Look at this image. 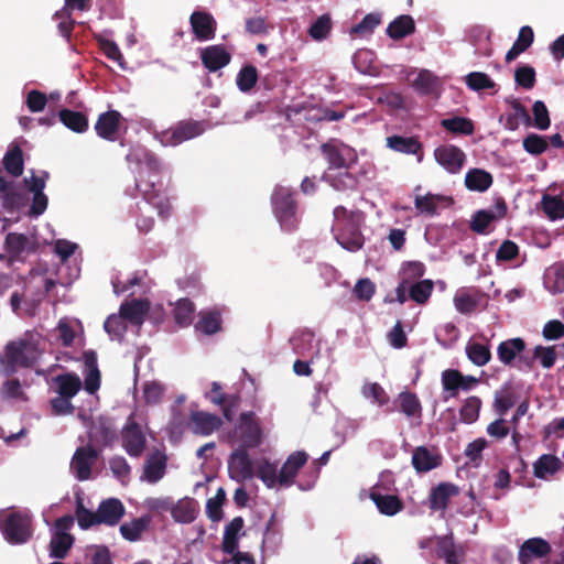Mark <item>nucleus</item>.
Masks as SVG:
<instances>
[{
  "mask_svg": "<svg viewBox=\"0 0 564 564\" xmlns=\"http://www.w3.org/2000/svg\"><path fill=\"white\" fill-rule=\"evenodd\" d=\"M142 170L144 171V174H153V176L158 178V176L163 172V164L155 153L147 150L140 159L139 171Z\"/></svg>",
  "mask_w": 564,
  "mask_h": 564,
  "instance_id": "0e129e2a",
  "label": "nucleus"
},
{
  "mask_svg": "<svg viewBox=\"0 0 564 564\" xmlns=\"http://www.w3.org/2000/svg\"><path fill=\"white\" fill-rule=\"evenodd\" d=\"M4 249L10 262L21 261L24 252H33L34 247L24 234L10 232L4 240Z\"/></svg>",
  "mask_w": 564,
  "mask_h": 564,
  "instance_id": "b1692460",
  "label": "nucleus"
},
{
  "mask_svg": "<svg viewBox=\"0 0 564 564\" xmlns=\"http://www.w3.org/2000/svg\"><path fill=\"white\" fill-rule=\"evenodd\" d=\"M200 61L203 66L210 73H215L231 61L230 53L221 44L209 45L200 50Z\"/></svg>",
  "mask_w": 564,
  "mask_h": 564,
  "instance_id": "6ab92c4d",
  "label": "nucleus"
},
{
  "mask_svg": "<svg viewBox=\"0 0 564 564\" xmlns=\"http://www.w3.org/2000/svg\"><path fill=\"white\" fill-rule=\"evenodd\" d=\"M552 549L550 543L542 538H531L523 542L518 553L520 564H534L535 560L549 556Z\"/></svg>",
  "mask_w": 564,
  "mask_h": 564,
  "instance_id": "f3484780",
  "label": "nucleus"
},
{
  "mask_svg": "<svg viewBox=\"0 0 564 564\" xmlns=\"http://www.w3.org/2000/svg\"><path fill=\"white\" fill-rule=\"evenodd\" d=\"M243 525L245 521L242 517H236L225 527L221 541V550L224 553L231 554L236 552L239 546V538L245 534L241 533Z\"/></svg>",
  "mask_w": 564,
  "mask_h": 564,
  "instance_id": "bb28decb",
  "label": "nucleus"
},
{
  "mask_svg": "<svg viewBox=\"0 0 564 564\" xmlns=\"http://www.w3.org/2000/svg\"><path fill=\"white\" fill-rule=\"evenodd\" d=\"M426 272L425 264L421 261H408L404 262L399 272V281L411 284L423 280V275Z\"/></svg>",
  "mask_w": 564,
  "mask_h": 564,
  "instance_id": "603ef678",
  "label": "nucleus"
},
{
  "mask_svg": "<svg viewBox=\"0 0 564 564\" xmlns=\"http://www.w3.org/2000/svg\"><path fill=\"white\" fill-rule=\"evenodd\" d=\"M257 82L258 70L256 66L251 64L243 66L239 70L236 79L238 88L243 93L250 91L256 86Z\"/></svg>",
  "mask_w": 564,
  "mask_h": 564,
  "instance_id": "052dcab7",
  "label": "nucleus"
},
{
  "mask_svg": "<svg viewBox=\"0 0 564 564\" xmlns=\"http://www.w3.org/2000/svg\"><path fill=\"white\" fill-rule=\"evenodd\" d=\"M328 184L338 192L356 191L358 187V177L348 170L337 174H329L325 177Z\"/></svg>",
  "mask_w": 564,
  "mask_h": 564,
  "instance_id": "8fccbe9b",
  "label": "nucleus"
},
{
  "mask_svg": "<svg viewBox=\"0 0 564 564\" xmlns=\"http://www.w3.org/2000/svg\"><path fill=\"white\" fill-rule=\"evenodd\" d=\"M221 425L223 420L216 414L205 411H192L189 414L188 427L196 435H212Z\"/></svg>",
  "mask_w": 564,
  "mask_h": 564,
  "instance_id": "dca6fc26",
  "label": "nucleus"
},
{
  "mask_svg": "<svg viewBox=\"0 0 564 564\" xmlns=\"http://www.w3.org/2000/svg\"><path fill=\"white\" fill-rule=\"evenodd\" d=\"M510 106L514 110L513 113H510L506 119V128L508 130L514 131L520 126V119H522L524 122H530V116L528 113V110L522 106V104L518 99H512L510 101Z\"/></svg>",
  "mask_w": 564,
  "mask_h": 564,
  "instance_id": "e2e57ef3",
  "label": "nucleus"
},
{
  "mask_svg": "<svg viewBox=\"0 0 564 564\" xmlns=\"http://www.w3.org/2000/svg\"><path fill=\"white\" fill-rule=\"evenodd\" d=\"M3 169L12 176L19 177L23 173V151L18 145H11L2 159Z\"/></svg>",
  "mask_w": 564,
  "mask_h": 564,
  "instance_id": "58836bf2",
  "label": "nucleus"
},
{
  "mask_svg": "<svg viewBox=\"0 0 564 564\" xmlns=\"http://www.w3.org/2000/svg\"><path fill=\"white\" fill-rule=\"evenodd\" d=\"M0 530L8 543L24 544L33 535L32 517L23 511H12L6 516Z\"/></svg>",
  "mask_w": 564,
  "mask_h": 564,
  "instance_id": "39448f33",
  "label": "nucleus"
},
{
  "mask_svg": "<svg viewBox=\"0 0 564 564\" xmlns=\"http://www.w3.org/2000/svg\"><path fill=\"white\" fill-rule=\"evenodd\" d=\"M254 476H257L270 489L274 488L276 485L280 486L278 465L275 463H271L267 458L257 463Z\"/></svg>",
  "mask_w": 564,
  "mask_h": 564,
  "instance_id": "c03bdc74",
  "label": "nucleus"
},
{
  "mask_svg": "<svg viewBox=\"0 0 564 564\" xmlns=\"http://www.w3.org/2000/svg\"><path fill=\"white\" fill-rule=\"evenodd\" d=\"M466 355L468 359L478 367L487 365L491 359V351L487 345L468 341L466 345Z\"/></svg>",
  "mask_w": 564,
  "mask_h": 564,
  "instance_id": "5fc2aeb1",
  "label": "nucleus"
},
{
  "mask_svg": "<svg viewBox=\"0 0 564 564\" xmlns=\"http://www.w3.org/2000/svg\"><path fill=\"white\" fill-rule=\"evenodd\" d=\"M335 239L346 250L356 252L364 247L365 238L360 230L362 215L359 212H349L344 206L334 209Z\"/></svg>",
  "mask_w": 564,
  "mask_h": 564,
  "instance_id": "f257e3e1",
  "label": "nucleus"
},
{
  "mask_svg": "<svg viewBox=\"0 0 564 564\" xmlns=\"http://www.w3.org/2000/svg\"><path fill=\"white\" fill-rule=\"evenodd\" d=\"M205 398L213 404L220 406L224 417L232 421L236 410L240 405V395L237 393H225L219 382H212L210 390L205 393Z\"/></svg>",
  "mask_w": 564,
  "mask_h": 564,
  "instance_id": "ddd939ff",
  "label": "nucleus"
},
{
  "mask_svg": "<svg viewBox=\"0 0 564 564\" xmlns=\"http://www.w3.org/2000/svg\"><path fill=\"white\" fill-rule=\"evenodd\" d=\"M166 466V455L156 449L145 459L142 478L151 484H155L165 475Z\"/></svg>",
  "mask_w": 564,
  "mask_h": 564,
  "instance_id": "393cba45",
  "label": "nucleus"
},
{
  "mask_svg": "<svg viewBox=\"0 0 564 564\" xmlns=\"http://www.w3.org/2000/svg\"><path fill=\"white\" fill-rule=\"evenodd\" d=\"M468 88L475 91L491 89L496 87V83L486 74L481 72H471L465 78Z\"/></svg>",
  "mask_w": 564,
  "mask_h": 564,
  "instance_id": "338daca9",
  "label": "nucleus"
},
{
  "mask_svg": "<svg viewBox=\"0 0 564 564\" xmlns=\"http://www.w3.org/2000/svg\"><path fill=\"white\" fill-rule=\"evenodd\" d=\"M481 404L480 398L476 395L468 397L459 410L460 420L467 424L476 422L479 417Z\"/></svg>",
  "mask_w": 564,
  "mask_h": 564,
  "instance_id": "13d9d810",
  "label": "nucleus"
},
{
  "mask_svg": "<svg viewBox=\"0 0 564 564\" xmlns=\"http://www.w3.org/2000/svg\"><path fill=\"white\" fill-rule=\"evenodd\" d=\"M523 149L532 155H541L547 150V140L540 134L529 133L522 141Z\"/></svg>",
  "mask_w": 564,
  "mask_h": 564,
  "instance_id": "69168bd1",
  "label": "nucleus"
},
{
  "mask_svg": "<svg viewBox=\"0 0 564 564\" xmlns=\"http://www.w3.org/2000/svg\"><path fill=\"white\" fill-rule=\"evenodd\" d=\"M236 432L239 435L240 447L256 448L262 442V429L252 411L240 413Z\"/></svg>",
  "mask_w": 564,
  "mask_h": 564,
  "instance_id": "1a4fd4ad",
  "label": "nucleus"
},
{
  "mask_svg": "<svg viewBox=\"0 0 564 564\" xmlns=\"http://www.w3.org/2000/svg\"><path fill=\"white\" fill-rule=\"evenodd\" d=\"M174 318L175 322L184 327L188 326L193 322L195 306L192 301L188 299H181L176 302V305L174 307Z\"/></svg>",
  "mask_w": 564,
  "mask_h": 564,
  "instance_id": "6e6d98bb",
  "label": "nucleus"
},
{
  "mask_svg": "<svg viewBox=\"0 0 564 564\" xmlns=\"http://www.w3.org/2000/svg\"><path fill=\"white\" fill-rule=\"evenodd\" d=\"M412 87L421 96L438 97L442 83L431 70L421 69L413 80Z\"/></svg>",
  "mask_w": 564,
  "mask_h": 564,
  "instance_id": "a878e982",
  "label": "nucleus"
},
{
  "mask_svg": "<svg viewBox=\"0 0 564 564\" xmlns=\"http://www.w3.org/2000/svg\"><path fill=\"white\" fill-rule=\"evenodd\" d=\"M294 196L295 193L285 186H276L271 195L273 213L285 231H293L299 224L297 203Z\"/></svg>",
  "mask_w": 564,
  "mask_h": 564,
  "instance_id": "f03ea898",
  "label": "nucleus"
},
{
  "mask_svg": "<svg viewBox=\"0 0 564 564\" xmlns=\"http://www.w3.org/2000/svg\"><path fill=\"white\" fill-rule=\"evenodd\" d=\"M57 393L66 398H74L82 389L80 378L74 372L58 375L54 378Z\"/></svg>",
  "mask_w": 564,
  "mask_h": 564,
  "instance_id": "a19ab883",
  "label": "nucleus"
},
{
  "mask_svg": "<svg viewBox=\"0 0 564 564\" xmlns=\"http://www.w3.org/2000/svg\"><path fill=\"white\" fill-rule=\"evenodd\" d=\"M0 193L2 196V204L3 207L13 212L18 209L22 203H23V196L15 191L13 187V182L8 181L4 175L3 171L0 167Z\"/></svg>",
  "mask_w": 564,
  "mask_h": 564,
  "instance_id": "72a5a7b5",
  "label": "nucleus"
},
{
  "mask_svg": "<svg viewBox=\"0 0 564 564\" xmlns=\"http://www.w3.org/2000/svg\"><path fill=\"white\" fill-rule=\"evenodd\" d=\"M514 80L517 85L523 89H532L536 82L535 69L530 65H521L514 72Z\"/></svg>",
  "mask_w": 564,
  "mask_h": 564,
  "instance_id": "774afa93",
  "label": "nucleus"
},
{
  "mask_svg": "<svg viewBox=\"0 0 564 564\" xmlns=\"http://www.w3.org/2000/svg\"><path fill=\"white\" fill-rule=\"evenodd\" d=\"M121 445L131 457H141L147 447V437L141 425L134 420V414H130L121 432Z\"/></svg>",
  "mask_w": 564,
  "mask_h": 564,
  "instance_id": "6e6552de",
  "label": "nucleus"
},
{
  "mask_svg": "<svg viewBox=\"0 0 564 564\" xmlns=\"http://www.w3.org/2000/svg\"><path fill=\"white\" fill-rule=\"evenodd\" d=\"M399 409L409 419H417L416 425L421 424L422 404L414 392L403 391L398 395Z\"/></svg>",
  "mask_w": 564,
  "mask_h": 564,
  "instance_id": "473e14b6",
  "label": "nucleus"
},
{
  "mask_svg": "<svg viewBox=\"0 0 564 564\" xmlns=\"http://www.w3.org/2000/svg\"><path fill=\"white\" fill-rule=\"evenodd\" d=\"M441 464L440 456L432 454L425 446H419L412 455V465L417 473H427Z\"/></svg>",
  "mask_w": 564,
  "mask_h": 564,
  "instance_id": "c9c22d12",
  "label": "nucleus"
},
{
  "mask_svg": "<svg viewBox=\"0 0 564 564\" xmlns=\"http://www.w3.org/2000/svg\"><path fill=\"white\" fill-rule=\"evenodd\" d=\"M370 498L378 510L386 516H394L403 508L402 501L394 495H382L373 491L370 494Z\"/></svg>",
  "mask_w": 564,
  "mask_h": 564,
  "instance_id": "a18cd8bd",
  "label": "nucleus"
},
{
  "mask_svg": "<svg viewBox=\"0 0 564 564\" xmlns=\"http://www.w3.org/2000/svg\"><path fill=\"white\" fill-rule=\"evenodd\" d=\"M516 404V395L509 384L495 395L494 408L497 414L503 416Z\"/></svg>",
  "mask_w": 564,
  "mask_h": 564,
  "instance_id": "4d7b16f0",
  "label": "nucleus"
},
{
  "mask_svg": "<svg viewBox=\"0 0 564 564\" xmlns=\"http://www.w3.org/2000/svg\"><path fill=\"white\" fill-rule=\"evenodd\" d=\"M308 455L304 451L292 453L279 470L280 487H291L295 482L299 470L307 463Z\"/></svg>",
  "mask_w": 564,
  "mask_h": 564,
  "instance_id": "412c9836",
  "label": "nucleus"
},
{
  "mask_svg": "<svg viewBox=\"0 0 564 564\" xmlns=\"http://www.w3.org/2000/svg\"><path fill=\"white\" fill-rule=\"evenodd\" d=\"M562 467L563 463L557 456L543 454L533 464V475L539 479H546L555 475Z\"/></svg>",
  "mask_w": 564,
  "mask_h": 564,
  "instance_id": "7c9ffc66",
  "label": "nucleus"
},
{
  "mask_svg": "<svg viewBox=\"0 0 564 564\" xmlns=\"http://www.w3.org/2000/svg\"><path fill=\"white\" fill-rule=\"evenodd\" d=\"M226 500L224 488H218L214 498L207 500L206 513L213 522H219L223 519V503Z\"/></svg>",
  "mask_w": 564,
  "mask_h": 564,
  "instance_id": "680f3d73",
  "label": "nucleus"
},
{
  "mask_svg": "<svg viewBox=\"0 0 564 564\" xmlns=\"http://www.w3.org/2000/svg\"><path fill=\"white\" fill-rule=\"evenodd\" d=\"M459 495V488L452 482H440L432 488L429 496V507L432 511H444L451 498Z\"/></svg>",
  "mask_w": 564,
  "mask_h": 564,
  "instance_id": "4be33fe9",
  "label": "nucleus"
},
{
  "mask_svg": "<svg viewBox=\"0 0 564 564\" xmlns=\"http://www.w3.org/2000/svg\"><path fill=\"white\" fill-rule=\"evenodd\" d=\"M408 290H410V300L417 305H425L433 291H434V281L431 279H424L411 284H408Z\"/></svg>",
  "mask_w": 564,
  "mask_h": 564,
  "instance_id": "de8ad7c7",
  "label": "nucleus"
},
{
  "mask_svg": "<svg viewBox=\"0 0 564 564\" xmlns=\"http://www.w3.org/2000/svg\"><path fill=\"white\" fill-rule=\"evenodd\" d=\"M150 308L149 302L145 300H132L130 302L123 303L120 306L119 313L132 325H142L145 318V315Z\"/></svg>",
  "mask_w": 564,
  "mask_h": 564,
  "instance_id": "cd10ccee",
  "label": "nucleus"
},
{
  "mask_svg": "<svg viewBox=\"0 0 564 564\" xmlns=\"http://www.w3.org/2000/svg\"><path fill=\"white\" fill-rule=\"evenodd\" d=\"M435 553L438 558H443L446 564H462L464 550L455 544L453 533L435 536Z\"/></svg>",
  "mask_w": 564,
  "mask_h": 564,
  "instance_id": "aec40b11",
  "label": "nucleus"
},
{
  "mask_svg": "<svg viewBox=\"0 0 564 564\" xmlns=\"http://www.w3.org/2000/svg\"><path fill=\"white\" fill-rule=\"evenodd\" d=\"M319 149L329 169L349 170L358 161L355 149L337 140H329L323 143Z\"/></svg>",
  "mask_w": 564,
  "mask_h": 564,
  "instance_id": "0eeeda50",
  "label": "nucleus"
},
{
  "mask_svg": "<svg viewBox=\"0 0 564 564\" xmlns=\"http://www.w3.org/2000/svg\"><path fill=\"white\" fill-rule=\"evenodd\" d=\"M197 512L196 500L188 497L178 500L171 509L174 520L182 523L193 522L197 517Z\"/></svg>",
  "mask_w": 564,
  "mask_h": 564,
  "instance_id": "4c0bfd02",
  "label": "nucleus"
},
{
  "mask_svg": "<svg viewBox=\"0 0 564 564\" xmlns=\"http://www.w3.org/2000/svg\"><path fill=\"white\" fill-rule=\"evenodd\" d=\"M525 341L520 337L503 340L497 347L498 358L503 365L511 366L518 355L525 350Z\"/></svg>",
  "mask_w": 564,
  "mask_h": 564,
  "instance_id": "c85d7f7f",
  "label": "nucleus"
},
{
  "mask_svg": "<svg viewBox=\"0 0 564 564\" xmlns=\"http://www.w3.org/2000/svg\"><path fill=\"white\" fill-rule=\"evenodd\" d=\"M534 41V32L531 26L524 25L519 30L518 37L505 56L506 63H511L520 54L524 53Z\"/></svg>",
  "mask_w": 564,
  "mask_h": 564,
  "instance_id": "f704fd0d",
  "label": "nucleus"
},
{
  "mask_svg": "<svg viewBox=\"0 0 564 564\" xmlns=\"http://www.w3.org/2000/svg\"><path fill=\"white\" fill-rule=\"evenodd\" d=\"M204 131V121L193 119L181 120L171 128L162 131L159 135V140L165 147H176L185 141L199 137Z\"/></svg>",
  "mask_w": 564,
  "mask_h": 564,
  "instance_id": "423d86ee",
  "label": "nucleus"
},
{
  "mask_svg": "<svg viewBox=\"0 0 564 564\" xmlns=\"http://www.w3.org/2000/svg\"><path fill=\"white\" fill-rule=\"evenodd\" d=\"M59 121L69 130L83 133L88 129V118L80 111L64 108L58 111Z\"/></svg>",
  "mask_w": 564,
  "mask_h": 564,
  "instance_id": "ea45409f",
  "label": "nucleus"
},
{
  "mask_svg": "<svg viewBox=\"0 0 564 564\" xmlns=\"http://www.w3.org/2000/svg\"><path fill=\"white\" fill-rule=\"evenodd\" d=\"M541 208L551 220L564 218V199L560 196L544 194L541 200Z\"/></svg>",
  "mask_w": 564,
  "mask_h": 564,
  "instance_id": "864d4df0",
  "label": "nucleus"
},
{
  "mask_svg": "<svg viewBox=\"0 0 564 564\" xmlns=\"http://www.w3.org/2000/svg\"><path fill=\"white\" fill-rule=\"evenodd\" d=\"M122 119V115L118 110H108L100 113L95 123L97 135L107 141H116Z\"/></svg>",
  "mask_w": 564,
  "mask_h": 564,
  "instance_id": "a211bd4d",
  "label": "nucleus"
},
{
  "mask_svg": "<svg viewBox=\"0 0 564 564\" xmlns=\"http://www.w3.org/2000/svg\"><path fill=\"white\" fill-rule=\"evenodd\" d=\"M161 185V175L155 178L153 174H144L143 170L139 171L135 188L140 192L142 198L158 210V215L166 219L171 215L172 205L170 198L163 195Z\"/></svg>",
  "mask_w": 564,
  "mask_h": 564,
  "instance_id": "7ed1b4c3",
  "label": "nucleus"
},
{
  "mask_svg": "<svg viewBox=\"0 0 564 564\" xmlns=\"http://www.w3.org/2000/svg\"><path fill=\"white\" fill-rule=\"evenodd\" d=\"M75 538L68 532L53 533L50 541V556L65 558L74 544Z\"/></svg>",
  "mask_w": 564,
  "mask_h": 564,
  "instance_id": "79ce46f5",
  "label": "nucleus"
},
{
  "mask_svg": "<svg viewBox=\"0 0 564 564\" xmlns=\"http://www.w3.org/2000/svg\"><path fill=\"white\" fill-rule=\"evenodd\" d=\"M479 383V379L474 376H465L459 370L446 369L442 372V386L444 391L455 398L459 390L469 391Z\"/></svg>",
  "mask_w": 564,
  "mask_h": 564,
  "instance_id": "2eb2a0df",
  "label": "nucleus"
},
{
  "mask_svg": "<svg viewBox=\"0 0 564 564\" xmlns=\"http://www.w3.org/2000/svg\"><path fill=\"white\" fill-rule=\"evenodd\" d=\"M249 448L235 449L228 459V470L231 479L242 482L254 477L253 462L248 454Z\"/></svg>",
  "mask_w": 564,
  "mask_h": 564,
  "instance_id": "9d476101",
  "label": "nucleus"
},
{
  "mask_svg": "<svg viewBox=\"0 0 564 564\" xmlns=\"http://www.w3.org/2000/svg\"><path fill=\"white\" fill-rule=\"evenodd\" d=\"M435 161L448 173L457 174L466 162L465 152L454 144H442L434 150Z\"/></svg>",
  "mask_w": 564,
  "mask_h": 564,
  "instance_id": "9b49d317",
  "label": "nucleus"
},
{
  "mask_svg": "<svg viewBox=\"0 0 564 564\" xmlns=\"http://www.w3.org/2000/svg\"><path fill=\"white\" fill-rule=\"evenodd\" d=\"M221 316L218 311H202L195 328L205 335H214L221 329Z\"/></svg>",
  "mask_w": 564,
  "mask_h": 564,
  "instance_id": "37998d69",
  "label": "nucleus"
},
{
  "mask_svg": "<svg viewBox=\"0 0 564 564\" xmlns=\"http://www.w3.org/2000/svg\"><path fill=\"white\" fill-rule=\"evenodd\" d=\"M387 145L397 152L404 154H421L423 152L422 143L416 137L390 135L387 138Z\"/></svg>",
  "mask_w": 564,
  "mask_h": 564,
  "instance_id": "2f4dec72",
  "label": "nucleus"
},
{
  "mask_svg": "<svg viewBox=\"0 0 564 564\" xmlns=\"http://www.w3.org/2000/svg\"><path fill=\"white\" fill-rule=\"evenodd\" d=\"M97 511L99 524L115 527L124 516L126 509L119 499L109 498L99 503Z\"/></svg>",
  "mask_w": 564,
  "mask_h": 564,
  "instance_id": "5701e85b",
  "label": "nucleus"
},
{
  "mask_svg": "<svg viewBox=\"0 0 564 564\" xmlns=\"http://www.w3.org/2000/svg\"><path fill=\"white\" fill-rule=\"evenodd\" d=\"M37 359L36 347L34 344L20 339L9 341L4 346L3 355L0 356V364L7 371L13 372L17 367L30 368Z\"/></svg>",
  "mask_w": 564,
  "mask_h": 564,
  "instance_id": "20e7f679",
  "label": "nucleus"
},
{
  "mask_svg": "<svg viewBox=\"0 0 564 564\" xmlns=\"http://www.w3.org/2000/svg\"><path fill=\"white\" fill-rule=\"evenodd\" d=\"M442 128L453 134L470 135L475 131L474 122L465 117H452L441 121Z\"/></svg>",
  "mask_w": 564,
  "mask_h": 564,
  "instance_id": "3c124183",
  "label": "nucleus"
},
{
  "mask_svg": "<svg viewBox=\"0 0 564 564\" xmlns=\"http://www.w3.org/2000/svg\"><path fill=\"white\" fill-rule=\"evenodd\" d=\"M151 522V518L143 516L138 519H133L130 522L122 523L120 525V533L122 538L130 542L140 540L142 533L147 530Z\"/></svg>",
  "mask_w": 564,
  "mask_h": 564,
  "instance_id": "09e8293b",
  "label": "nucleus"
},
{
  "mask_svg": "<svg viewBox=\"0 0 564 564\" xmlns=\"http://www.w3.org/2000/svg\"><path fill=\"white\" fill-rule=\"evenodd\" d=\"M99 452L91 445L78 447L72 458L70 469L79 481L90 478L91 467L98 459Z\"/></svg>",
  "mask_w": 564,
  "mask_h": 564,
  "instance_id": "f8f14e48",
  "label": "nucleus"
},
{
  "mask_svg": "<svg viewBox=\"0 0 564 564\" xmlns=\"http://www.w3.org/2000/svg\"><path fill=\"white\" fill-rule=\"evenodd\" d=\"M444 202H452V198L427 193L426 195H416L414 206L420 214L433 216L436 214L438 205Z\"/></svg>",
  "mask_w": 564,
  "mask_h": 564,
  "instance_id": "49530a36",
  "label": "nucleus"
},
{
  "mask_svg": "<svg viewBox=\"0 0 564 564\" xmlns=\"http://www.w3.org/2000/svg\"><path fill=\"white\" fill-rule=\"evenodd\" d=\"M415 32L414 19L409 14H402L391 21L387 28V34L392 40L404 39Z\"/></svg>",
  "mask_w": 564,
  "mask_h": 564,
  "instance_id": "e433bc0d",
  "label": "nucleus"
},
{
  "mask_svg": "<svg viewBox=\"0 0 564 564\" xmlns=\"http://www.w3.org/2000/svg\"><path fill=\"white\" fill-rule=\"evenodd\" d=\"M494 183L492 175L482 169L474 167L465 175V186L471 192H486Z\"/></svg>",
  "mask_w": 564,
  "mask_h": 564,
  "instance_id": "c756f323",
  "label": "nucleus"
},
{
  "mask_svg": "<svg viewBox=\"0 0 564 564\" xmlns=\"http://www.w3.org/2000/svg\"><path fill=\"white\" fill-rule=\"evenodd\" d=\"M75 516L78 522V525L83 530H87L91 528L93 525H98V511L93 512L88 510L80 498H77L76 500V509H75Z\"/></svg>",
  "mask_w": 564,
  "mask_h": 564,
  "instance_id": "bf43d9fd",
  "label": "nucleus"
},
{
  "mask_svg": "<svg viewBox=\"0 0 564 564\" xmlns=\"http://www.w3.org/2000/svg\"><path fill=\"white\" fill-rule=\"evenodd\" d=\"M189 25L195 39L199 42L210 41L217 31V21L205 10H195L189 15Z\"/></svg>",
  "mask_w": 564,
  "mask_h": 564,
  "instance_id": "4468645a",
  "label": "nucleus"
}]
</instances>
